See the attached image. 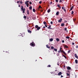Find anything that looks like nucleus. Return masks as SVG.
I'll list each match as a JSON object with an SVG mask.
<instances>
[{
	"instance_id": "obj_1",
	"label": "nucleus",
	"mask_w": 78,
	"mask_h": 78,
	"mask_svg": "<svg viewBox=\"0 0 78 78\" xmlns=\"http://www.w3.org/2000/svg\"><path fill=\"white\" fill-rule=\"evenodd\" d=\"M28 3H29V1H26L25 3V5H26V6L27 7H28V6H29Z\"/></svg>"
},
{
	"instance_id": "obj_2",
	"label": "nucleus",
	"mask_w": 78,
	"mask_h": 78,
	"mask_svg": "<svg viewBox=\"0 0 78 78\" xmlns=\"http://www.w3.org/2000/svg\"><path fill=\"white\" fill-rule=\"evenodd\" d=\"M21 9L22 11H23V13H25V8L23 9V6L22 5L21 6Z\"/></svg>"
},
{
	"instance_id": "obj_3",
	"label": "nucleus",
	"mask_w": 78,
	"mask_h": 78,
	"mask_svg": "<svg viewBox=\"0 0 78 78\" xmlns=\"http://www.w3.org/2000/svg\"><path fill=\"white\" fill-rule=\"evenodd\" d=\"M30 45L31 46H32V47L35 46V44L34 43V42H33L32 43H30Z\"/></svg>"
},
{
	"instance_id": "obj_4",
	"label": "nucleus",
	"mask_w": 78,
	"mask_h": 78,
	"mask_svg": "<svg viewBox=\"0 0 78 78\" xmlns=\"http://www.w3.org/2000/svg\"><path fill=\"white\" fill-rule=\"evenodd\" d=\"M61 53H63V54H64V55H67V54H66V52H65V51H64L63 50H62L61 51H60Z\"/></svg>"
},
{
	"instance_id": "obj_5",
	"label": "nucleus",
	"mask_w": 78,
	"mask_h": 78,
	"mask_svg": "<svg viewBox=\"0 0 78 78\" xmlns=\"http://www.w3.org/2000/svg\"><path fill=\"white\" fill-rule=\"evenodd\" d=\"M47 28L49 29V30H52V28L51 27V25H50L48 27H47Z\"/></svg>"
},
{
	"instance_id": "obj_6",
	"label": "nucleus",
	"mask_w": 78,
	"mask_h": 78,
	"mask_svg": "<svg viewBox=\"0 0 78 78\" xmlns=\"http://www.w3.org/2000/svg\"><path fill=\"white\" fill-rule=\"evenodd\" d=\"M62 20V18H61L60 20H58V22L60 23V22H61Z\"/></svg>"
},
{
	"instance_id": "obj_7",
	"label": "nucleus",
	"mask_w": 78,
	"mask_h": 78,
	"mask_svg": "<svg viewBox=\"0 0 78 78\" xmlns=\"http://www.w3.org/2000/svg\"><path fill=\"white\" fill-rule=\"evenodd\" d=\"M58 75L59 76V75H62V72H60L58 73Z\"/></svg>"
},
{
	"instance_id": "obj_8",
	"label": "nucleus",
	"mask_w": 78,
	"mask_h": 78,
	"mask_svg": "<svg viewBox=\"0 0 78 78\" xmlns=\"http://www.w3.org/2000/svg\"><path fill=\"white\" fill-rule=\"evenodd\" d=\"M39 8H41V9H42V7H41V6L39 5L38 8V10H39Z\"/></svg>"
},
{
	"instance_id": "obj_9",
	"label": "nucleus",
	"mask_w": 78,
	"mask_h": 78,
	"mask_svg": "<svg viewBox=\"0 0 78 78\" xmlns=\"http://www.w3.org/2000/svg\"><path fill=\"white\" fill-rule=\"evenodd\" d=\"M64 48H69L68 46H67V45H65L64 46Z\"/></svg>"
},
{
	"instance_id": "obj_10",
	"label": "nucleus",
	"mask_w": 78,
	"mask_h": 78,
	"mask_svg": "<svg viewBox=\"0 0 78 78\" xmlns=\"http://www.w3.org/2000/svg\"><path fill=\"white\" fill-rule=\"evenodd\" d=\"M74 7H73V6H72L70 9V11H72V9H73V8Z\"/></svg>"
},
{
	"instance_id": "obj_11",
	"label": "nucleus",
	"mask_w": 78,
	"mask_h": 78,
	"mask_svg": "<svg viewBox=\"0 0 78 78\" xmlns=\"http://www.w3.org/2000/svg\"><path fill=\"white\" fill-rule=\"evenodd\" d=\"M67 69H68V70H70V69H71V68H70V67H69V66H68L67 67Z\"/></svg>"
},
{
	"instance_id": "obj_12",
	"label": "nucleus",
	"mask_w": 78,
	"mask_h": 78,
	"mask_svg": "<svg viewBox=\"0 0 78 78\" xmlns=\"http://www.w3.org/2000/svg\"><path fill=\"white\" fill-rule=\"evenodd\" d=\"M46 47H47V48H50V47L48 46V45L47 44L46 45Z\"/></svg>"
},
{
	"instance_id": "obj_13",
	"label": "nucleus",
	"mask_w": 78,
	"mask_h": 78,
	"mask_svg": "<svg viewBox=\"0 0 78 78\" xmlns=\"http://www.w3.org/2000/svg\"><path fill=\"white\" fill-rule=\"evenodd\" d=\"M56 41H57V42H59V39L58 38H56Z\"/></svg>"
},
{
	"instance_id": "obj_14",
	"label": "nucleus",
	"mask_w": 78,
	"mask_h": 78,
	"mask_svg": "<svg viewBox=\"0 0 78 78\" xmlns=\"http://www.w3.org/2000/svg\"><path fill=\"white\" fill-rule=\"evenodd\" d=\"M49 41H50L51 42H52V41H53V38H50L49 39Z\"/></svg>"
},
{
	"instance_id": "obj_15",
	"label": "nucleus",
	"mask_w": 78,
	"mask_h": 78,
	"mask_svg": "<svg viewBox=\"0 0 78 78\" xmlns=\"http://www.w3.org/2000/svg\"><path fill=\"white\" fill-rule=\"evenodd\" d=\"M65 25H64V23H62L61 24V27H64Z\"/></svg>"
},
{
	"instance_id": "obj_16",
	"label": "nucleus",
	"mask_w": 78,
	"mask_h": 78,
	"mask_svg": "<svg viewBox=\"0 0 78 78\" xmlns=\"http://www.w3.org/2000/svg\"><path fill=\"white\" fill-rule=\"evenodd\" d=\"M57 6L59 8H61V7L59 5V4L57 5Z\"/></svg>"
},
{
	"instance_id": "obj_17",
	"label": "nucleus",
	"mask_w": 78,
	"mask_h": 78,
	"mask_svg": "<svg viewBox=\"0 0 78 78\" xmlns=\"http://www.w3.org/2000/svg\"><path fill=\"white\" fill-rule=\"evenodd\" d=\"M27 12L28 15H29V10H27Z\"/></svg>"
},
{
	"instance_id": "obj_18",
	"label": "nucleus",
	"mask_w": 78,
	"mask_h": 78,
	"mask_svg": "<svg viewBox=\"0 0 78 78\" xmlns=\"http://www.w3.org/2000/svg\"><path fill=\"white\" fill-rule=\"evenodd\" d=\"M75 62L76 64H77V63H78V60H77L76 59L75 60Z\"/></svg>"
},
{
	"instance_id": "obj_19",
	"label": "nucleus",
	"mask_w": 78,
	"mask_h": 78,
	"mask_svg": "<svg viewBox=\"0 0 78 78\" xmlns=\"http://www.w3.org/2000/svg\"><path fill=\"white\" fill-rule=\"evenodd\" d=\"M62 56H63L64 57V58H65L66 59H67V57H66V56L62 54Z\"/></svg>"
},
{
	"instance_id": "obj_20",
	"label": "nucleus",
	"mask_w": 78,
	"mask_h": 78,
	"mask_svg": "<svg viewBox=\"0 0 78 78\" xmlns=\"http://www.w3.org/2000/svg\"><path fill=\"white\" fill-rule=\"evenodd\" d=\"M59 14V12H57L56 13V15L57 16H58V15Z\"/></svg>"
},
{
	"instance_id": "obj_21",
	"label": "nucleus",
	"mask_w": 78,
	"mask_h": 78,
	"mask_svg": "<svg viewBox=\"0 0 78 78\" xmlns=\"http://www.w3.org/2000/svg\"><path fill=\"white\" fill-rule=\"evenodd\" d=\"M41 29V27H38L37 28V30H39Z\"/></svg>"
},
{
	"instance_id": "obj_22",
	"label": "nucleus",
	"mask_w": 78,
	"mask_h": 78,
	"mask_svg": "<svg viewBox=\"0 0 78 78\" xmlns=\"http://www.w3.org/2000/svg\"><path fill=\"white\" fill-rule=\"evenodd\" d=\"M43 23L45 25H47V23H46V22H44Z\"/></svg>"
},
{
	"instance_id": "obj_23",
	"label": "nucleus",
	"mask_w": 78,
	"mask_h": 78,
	"mask_svg": "<svg viewBox=\"0 0 78 78\" xmlns=\"http://www.w3.org/2000/svg\"><path fill=\"white\" fill-rule=\"evenodd\" d=\"M27 31L28 33H31V31L30 30H28Z\"/></svg>"
},
{
	"instance_id": "obj_24",
	"label": "nucleus",
	"mask_w": 78,
	"mask_h": 78,
	"mask_svg": "<svg viewBox=\"0 0 78 78\" xmlns=\"http://www.w3.org/2000/svg\"><path fill=\"white\" fill-rule=\"evenodd\" d=\"M75 58H78V56H77V55H76V54H75Z\"/></svg>"
},
{
	"instance_id": "obj_25",
	"label": "nucleus",
	"mask_w": 78,
	"mask_h": 78,
	"mask_svg": "<svg viewBox=\"0 0 78 78\" xmlns=\"http://www.w3.org/2000/svg\"><path fill=\"white\" fill-rule=\"evenodd\" d=\"M54 50L55 51H57V49H56L55 48H54Z\"/></svg>"
},
{
	"instance_id": "obj_26",
	"label": "nucleus",
	"mask_w": 78,
	"mask_h": 78,
	"mask_svg": "<svg viewBox=\"0 0 78 78\" xmlns=\"http://www.w3.org/2000/svg\"><path fill=\"white\" fill-rule=\"evenodd\" d=\"M35 27L36 28H37L38 27V25H36L35 26Z\"/></svg>"
},
{
	"instance_id": "obj_27",
	"label": "nucleus",
	"mask_w": 78,
	"mask_h": 78,
	"mask_svg": "<svg viewBox=\"0 0 78 78\" xmlns=\"http://www.w3.org/2000/svg\"><path fill=\"white\" fill-rule=\"evenodd\" d=\"M62 48H60V49H59V51H62Z\"/></svg>"
},
{
	"instance_id": "obj_28",
	"label": "nucleus",
	"mask_w": 78,
	"mask_h": 78,
	"mask_svg": "<svg viewBox=\"0 0 78 78\" xmlns=\"http://www.w3.org/2000/svg\"><path fill=\"white\" fill-rule=\"evenodd\" d=\"M66 39H70V37L67 36L66 37Z\"/></svg>"
},
{
	"instance_id": "obj_29",
	"label": "nucleus",
	"mask_w": 78,
	"mask_h": 78,
	"mask_svg": "<svg viewBox=\"0 0 78 78\" xmlns=\"http://www.w3.org/2000/svg\"><path fill=\"white\" fill-rule=\"evenodd\" d=\"M50 12V9H49L48 10V12Z\"/></svg>"
},
{
	"instance_id": "obj_30",
	"label": "nucleus",
	"mask_w": 78,
	"mask_h": 78,
	"mask_svg": "<svg viewBox=\"0 0 78 78\" xmlns=\"http://www.w3.org/2000/svg\"><path fill=\"white\" fill-rule=\"evenodd\" d=\"M32 9V7L31 6L30 7H29V9H30V10H31V9Z\"/></svg>"
},
{
	"instance_id": "obj_31",
	"label": "nucleus",
	"mask_w": 78,
	"mask_h": 78,
	"mask_svg": "<svg viewBox=\"0 0 78 78\" xmlns=\"http://www.w3.org/2000/svg\"><path fill=\"white\" fill-rule=\"evenodd\" d=\"M70 51H71L70 50H69L68 51V53H70Z\"/></svg>"
},
{
	"instance_id": "obj_32",
	"label": "nucleus",
	"mask_w": 78,
	"mask_h": 78,
	"mask_svg": "<svg viewBox=\"0 0 78 78\" xmlns=\"http://www.w3.org/2000/svg\"><path fill=\"white\" fill-rule=\"evenodd\" d=\"M33 12H36V10H35V9H33Z\"/></svg>"
},
{
	"instance_id": "obj_33",
	"label": "nucleus",
	"mask_w": 78,
	"mask_h": 78,
	"mask_svg": "<svg viewBox=\"0 0 78 78\" xmlns=\"http://www.w3.org/2000/svg\"><path fill=\"white\" fill-rule=\"evenodd\" d=\"M20 3H21V4H22L23 3V2H22V1H20Z\"/></svg>"
},
{
	"instance_id": "obj_34",
	"label": "nucleus",
	"mask_w": 78,
	"mask_h": 78,
	"mask_svg": "<svg viewBox=\"0 0 78 78\" xmlns=\"http://www.w3.org/2000/svg\"><path fill=\"white\" fill-rule=\"evenodd\" d=\"M51 49H54V47L53 46L51 47Z\"/></svg>"
},
{
	"instance_id": "obj_35",
	"label": "nucleus",
	"mask_w": 78,
	"mask_h": 78,
	"mask_svg": "<svg viewBox=\"0 0 78 78\" xmlns=\"http://www.w3.org/2000/svg\"><path fill=\"white\" fill-rule=\"evenodd\" d=\"M74 12L73 11H72V12H71V14L72 15L73 14V13Z\"/></svg>"
},
{
	"instance_id": "obj_36",
	"label": "nucleus",
	"mask_w": 78,
	"mask_h": 78,
	"mask_svg": "<svg viewBox=\"0 0 78 78\" xmlns=\"http://www.w3.org/2000/svg\"><path fill=\"white\" fill-rule=\"evenodd\" d=\"M24 19H26L27 18V16H23Z\"/></svg>"
},
{
	"instance_id": "obj_37",
	"label": "nucleus",
	"mask_w": 78,
	"mask_h": 78,
	"mask_svg": "<svg viewBox=\"0 0 78 78\" xmlns=\"http://www.w3.org/2000/svg\"><path fill=\"white\" fill-rule=\"evenodd\" d=\"M62 9H65V7H62Z\"/></svg>"
},
{
	"instance_id": "obj_38",
	"label": "nucleus",
	"mask_w": 78,
	"mask_h": 78,
	"mask_svg": "<svg viewBox=\"0 0 78 78\" xmlns=\"http://www.w3.org/2000/svg\"><path fill=\"white\" fill-rule=\"evenodd\" d=\"M66 75H67V76H69L70 74H69V73H66Z\"/></svg>"
},
{
	"instance_id": "obj_39",
	"label": "nucleus",
	"mask_w": 78,
	"mask_h": 78,
	"mask_svg": "<svg viewBox=\"0 0 78 78\" xmlns=\"http://www.w3.org/2000/svg\"><path fill=\"white\" fill-rule=\"evenodd\" d=\"M58 0H55V1L56 2V3H58Z\"/></svg>"
},
{
	"instance_id": "obj_40",
	"label": "nucleus",
	"mask_w": 78,
	"mask_h": 78,
	"mask_svg": "<svg viewBox=\"0 0 78 78\" xmlns=\"http://www.w3.org/2000/svg\"><path fill=\"white\" fill-rule=\"evenodd\" d=\"M51 67V65H48V67Z\"/></svg>"
},
{
	"instance_id": "obj_41",
	"label": "nucleus",
	"mask_w": 78,
	"mask_h": 78,
	"mask_svg": "<svg viewBox=\"0 0 78 78\" xmlns=\"http://www.w3.org/2000/svg\"><path fill=\"white\" fill-rule=\"evenodd\" d=\"M62 0H60L59 1V2H60V3H61V2H62Z\"/></svg>"
},
{
	"instance_id": "obj_42",
	"label": "nucleus",
	"mask_w": 78,
	"mask_h": 78,
	"mask_svg": "<svg viewBox=\"0 0 78 78\" xmlns=\"http://www.w3.org/2000/svg\"><path fill=\"white\" fill-rule=\"evenodd\" d=\"M29 3L30 5H32V3H31V2H29Z\"/></svg>"
},
{
	"instance_id": "obj_43",
	"label": "nucleus",
	"mask_w": 78,
	"mask_h": 78,
	"mask_svg": "<svg viewBox=\"0 0 78 78\" xmlns=\"http://www.w3.org/2000/svg\"><path fill=\"white\" fill-rule=\"evenodd\" d=\"M65 30V31H67V28H65V29H64Z\"/></svg>"
},
{
	"instance_id": "obj_44",
	"label": "nucleus",
	"mask_w": 78,
	"mask_h": 78,
	"mask_svg": "<svg viewBox=\"0 0 78 78\" xmlns=\"http://www.w3.org/2000/svg\"><path fill=\"white\" fill-rule=\"evenodd\" d=\"M63 11H64L65 12H66V10L65 9H63Z\"/></svg>"
},
{
	"instance_id": "obj_45",
	"label": "nucleus",
	"mask_w": 78,
	"mask_h": 78,
	"mask_svg": "<svg viewBox=\"0 0 78 78\" xmlns=\"http://www.w3.org/2000/svg\"><path fill=\"white\" fill-rule=\"evenodd\" d=\"M50 23H51V24H53V22L52 21H51Z\"/></svg>"
},
{
	"instance_id": "obj_46",
	"label": "nucleus",
	"mask_w": 78,
	"mask_h": 78,
	"mask_svg": "<svg viewBox=\"0 0 78 78\" xmlns=\"http://www.w3.org/2000/svg\"><path fill=\"white\" fill-rule=\"evenodd\" d=\"M42 3V1H40L39 2V4H41V3Z\"/></svg>"
},
{
	"instance_id": "obj_47",
	"label": "nucleus",
	"mask_w": 78,
	"mask_h": 78,
	"mask_svg": "<svg viewBox=\"0 0 78 78\" xmlns=\"http://www.w3.org/2000/svg\"><path fill=\"white\" fill-rule=\"evenodd\" d=\"M20 1H18L17 2V3L19 4V3Z\"/></svg>"
},
{
	"instance_id": "obj_48",
	"label": "nucleus",
	"mask_w": 78,
	"mask_h": 78,
	"mask_svg": "<svg viewBox=\"0 0 78 78\" xmlns=\"http://www.w3.org/2000/svg\"><path fill=\"white\" fill-rule=\"evenodd\" d=\"M52 2H50V5H51L52 4Z\"/></svg>"
},
{
	"instance_id": "obj_49",
	"label": "nucleus",
	"mask_w": 78,
	"mask_h": 78,
	"mask_svg": "<svg viewBox=\"0 0 78 78\" xmlns=\"http://www.w3.org/2000/svg\"><path fill=\"white\" fill-rule=\"evenodd\" d=\"M76 48H78V45L76 47Z\"/></svg>"
},
{
	"instance_id": "obj_50",
	"label": "nucleus",
	"mask_w": 78,
	"mask_h": 78,
	"mask_svg": "<svg viewBox=\"0 0 78 78\" xmlns=\"http://www.w3.org/2000/svg\"><path fill=\"white\" fill-rule=\"evenodd\" d=\"M62 42L63 43H64V41L62 40Z\"/></svg>"
},
{
	"instance_id": "obj_51",
	"label": "nucleus",
	"mask_w": 78,
	"mask_h": 78,
	"mask_svg": "<svg viewBox=\"0 0 78 78\" xmlns=\"http://www.w3.org/2000/svg\"><path fill=\"white\" fill-rule=\"evenodd\" d=\"M72 45H74V44H75V43H72Z\"/></svg>"
},
{
	"instance_id": "obj_52",
	"label": "nucleus",
	"mask_w": 78,
	"mask_h": 78,
	"mask_svg": "<svg viewBox=\"0 0 78 78\" xmlns=\"http://www.w3.org/2000/svg\"><path fill=\"white\" fill-rule=\"evenodd\" d=\"M58 53H60V51H59H59H58Z\"/></svg>"
},
{
	"instance_id": "obj_53",
	"label": "nucleus",
	"mask_w": 78,
	"mask_h": 78,
	"mask_svg": "<svg viewBox=\"0 0 78 78\" xmlns=\"http://www.w3.org/2000/svg\"><path fill=\"white\" fill-rule=\"evenodd\" d=\"M45 26L46 27H47V25H45Z\"/></svg>"
},
{
	"instance_id": "obj_54",
	"label": "nucleus",
	"mask_w": 78,
	"mask_h": 78,
	"mask_svg": "<svg viewBox=\"0 0 78 78\" xmlns=\"http://www.w3.org/2000/svg\"><path fill=\"white\" fill-rule=\"evenodd\" d=\"M18 7H20V5H19L18 6Z\"/></svg>"
},
{
	"instance_id": "obj_55",
	"label": "nucleus",
	"mask_w": 78,
	"mask_h": 78,
	"mask_svg": "<svg viewBox=\"0 0 78 78\" xmlns=\"http://www.w3.org/2000/svg\"><path fill=\"white\" fill-rule=\"evenodd\" d=\"M62 1H63V2H64V1H65V0H62Z\"/></svg>"
},
{
	"instance_id": "obj_56",
	"label": "nucleus",
	"mask_w": 78,
	"mask_h": 78,
	"mask_svg": "<svg viewBox=\"0 0 78 78\" xmlns=\"http://www.w3.org/2000/svg\"><path fill=\"white\" fill-rule=\"evenodd\" d=\"M61 77H63V76H62V75H61Z\"/></svg>"
},
{
	"instance_id": "obj_57",
	"label": "nucleus",
	"mask_w": 78,
	"mask_h": 78,
	"mask_svg": "<svg viewBox=\"0 0 78 78\" xmlns=\"http://www.w3.org/2000/svg\"><path fill=\"white\" fill-rule=\"evenodd\" d=\"M65 65H64V68H65Z\"/></svg>"
},
{
	"instance_id": "obj_58",
	"label": "nucleus",
	"mask_w": 78,
	"mask_h": 78,
	"mask_svg": "<svg viewBox=\"0 0 78 78\" xmlns=\"http://www.w3.org/2000/svg\"><path fill=\"white\" fill-rule=\"evenodd\" d=\"M43 28H45V27H43Z\"/></svg>"
},
{
	"instance_id": "obj_59",
	"label": "nucleus",
	"mask_w": 78,
	"mask_h": 78,
	"mask_svg": "<svg viewBox=\"0 0 78 78\" xmlns=\"http://www.w3.org/2000/svg\"><path fill=\"white\" fill-rule=\"evenodd\" d=\"M65 22H66V23L67 22V21H65Z\"/></svg>"
},
{
	"instance_id": "obj_60",
	"label": "nucleus",
	"mask_w": 78,
	"mask_h": 78,
	"mask_svg": "<svg viewBox=\"0 0 78 78\" xmlns=\"http://www.w3.org/2000/svg\"><path fill=\"white\" fill-rule=\"evenodd\" d=\"M35 61H37V60H36Z\"/></svg>"
},
{
	"instance_id": "obj_61",
	"label": "nucleus",
	"mask_w": 78,
	"mask_h": 78,
	"mask_svg": "<svg viewBox=\"0 0 78 78\" xmlns=\"http://www.w3.org/2000/svg\"><path fill=\"white\" fill-rule=\"evenodd\" d=\"M29 18H27V19H28Z\"/></svg>"
},
{
	"instance_id": "obj_62",
	"label": "nucleus",
	"mask_w": 78,
	"mask_h": 78,
	"mask_svg": "<svg viewBox=\"0 0 78 78\" xmlns=\"http://www.w3.org/2000/svg\"><path fill=\"white\" fill-rule=\"evenodd\" d=\"M76 20V19H75L74 20Z\"/></svg>"
},
{
	"instance_id": "obj_63",
	"label": "nucleus",
	"mask_w": 78,
	"mask_h": 78,
	"mask_svg": "<svg viewBox=\"0 0 78 78\" xmlns=\"http://www.w3.org/2000/svg\"><path fill=\"white\" fill-rule=\"evenodd\" d=\"M67 31H68L67 30Z\"/></svg>"
},
{
	"instance_id": "obj_64",
	"label": "nucleus",
	"mask_w": 78,
	"mask_h": 78,
	"mask_svg": "<svg viewBox=\"0 0 78 78\" xmlns=\"http://www.w3.org/2000/svg\"><path fill=\"white\" fill-rule=\"evenodd\" d=\"M77 59H78V57H77Z\"/></svg>"
}]
</instances>
